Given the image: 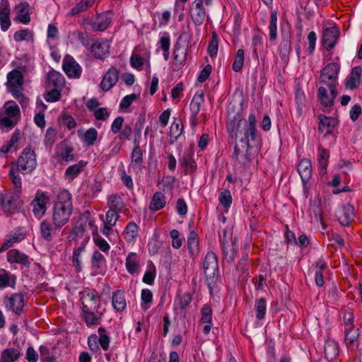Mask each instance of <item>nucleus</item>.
I'll return each mask as SVG.
<instances>
[{"mask_svg":"<svg viewBox=\"0 0 362 362\" xmlns=\"http://www.w3.org/2000/svg\"><path fill=\"white\" fill-rule=\"evenodd\" d=\"M73 209L72 197L67 189L59 192L52 211V221L57 227H63L71 217Z\"/></svg>","mask_w":362,"mask_h":362,"instance_id":"f257e3e1","label":"nucleus"},{"mask_svg":"<svg viewBox=\"0 0 362 362\" xmlns=\"http://www.w3.org/2000/svg\"><path fill=\"white\" fill-rule=\"evenodd\" d=\"M23 175L31 173L37 166L36 155L33 150L25 148L21 153L17 161L11 163Z\"/></svg>","mask_w":362,"mask_h":362,"instance_id":"f03ea898","label":"nucleus"},{"mask_svg":"<svg viewBox=\"0 0 362 362\" xmlns=\"http://www.w3.org/2000/svg\"><path fill=\"white\" fill-rule=\"evenodd\" d=\"M19 194L11 191L0 193V206L5 214L11 215L21 211L23 202L20 199Z\"/></svg>","mask_w":362,"mask_h":362,"instance_id":"7ed1b4c3","label":"nucleus"},{"mask_svg":"<svg viewBox=\"0 0 362 362\" xmlns=\"http://www.w3.org/2000/svg\"><path fill=\"white\" fill-rule=\"evenodd\" d=\"M238 124L239 126L243 125V128L240 129L242 134H243V138L241 139L240 141L244 143L245 148L248 149L250 148V140L254 141L257 137L256 116L254 113H250L247 120L240 119Z\"/></svg>","mask_w":362,"mask_h":362,"instance_id":"20e7f679","label":"nucleus"},{"mask_svg":"<svg viewBox=\"0 0 362 362\" xmlns=\"http://www.w3.org/2000/svg\"><path fill=\"white\" fill-rule=\"evenodd\" d=\"M340 67V64L337 62H331L326 65L321 70L320 83L336 87Z\"/></svg>","mask_w":362,"mask_h":362,"instance_id":"39448f33","label":"nucleus"},{"mask_svg":"<svg viewBox=\"0 0 362 362\" xmlns=\"http://www.w3.org/2000/svg\"><path fill=\"white\" fill-rule=\"evenodd\" d=\"M79 296L81 310H95L100 308V300L96 290L86 288L79 293Z\"/></svg>","mask_w":362,"mask_h":362,"instance_id":"423d86ee","label":"nucleus"},{"mask_svg":"<svg viewBox=\"0 0 362 362\" xmlns=\"http://www.w3.org/2000/svg\"><path fill=\"white\" fill-rule=\"evenodd\" d=\"M220 243L224 255V259L228 263L233 262L236 254V245L233 240L231 233L226 229L222 230L220 235Z\"/></svg>","mask_w":362,"mask_h":362,"instance_id":"0eeeda50","label":"nucleus"},{"mask_svg":"<svg viewBox=\"0 0 362 362\" xmlns=\"http://www.w3.org/2000/svg\"><path fill=\"white\" fill-rule=\"evenodd\" d=\"M204 272L207 279L212 282L216 279L218 274V264L216 254L209 251L206 253L203 262Z\"/></svg>","mask_w":362,"mask_h":362,"instance_id":"6e6552de","label":"nucleus"},{"mask_svg":"<svg viewBox=\"0 0 362 362\" xmlns=\"http://www.w3.org/2000/svg\"><path fill=\"white\" fill-rule=\"evenodd\" d=\"M150 58V52L144 44L136 46L130 57V64L136 69H141L145 60Z\"/></svg>","mask_w":362,"mask_h":362,"instance_id":"1a4fd4ad","label":"nucleus"},{"mask_svg":"<svg viewBox=\"0 0 362 362\" xmlns=\"http://www.w3.org/2000/svg\"><path fill=\"white\" fill-rule=\"evenodd\" d=\"M110 40L100 39L92 43L89 49L95 58L103 60L110 54Z\"/></svg>","mask_w":362,"mask_h":362,"instance_id":"9d476101","label":"nucleus"},{"mask_svg":"<svg viewBox=\"0 0 362 362\" xmlns=\"http://www.w3.org/2000/svg\"><path fill=\"white\" fill-rule=\"evenodd\" d=\"M204 102V93L202 90L197 91L193 96L189 104L191 112L190 123L192 127H196L198 123L197 115L200 111L201 105Z\"/></svg>","mask_w":362,"mask_h":362,"instance_id":"9b49d317","label":"nucleus"},{"mask_svg":"<svg viewBox=\"0 0 362 362\" xmlns=\"http://www.w3.org/2000/svg\"><path fill=\"white\" fill-rule=\"evenodd\" d=\"M49 201V198L47 194L41 191L37 190L35 194V199L32 202L33 207V211L37 218H41L47 211V204Z\"/></svg>","mask_w":362,"mask_h":362,"instance_id":"f8f14e48","label":"nucleus"},{"mask_svg":"<svg viewBox=\"0 0 362 362\" xmlns=\"http://www.w3.org/2000/svg\"><path fill=\"white\" fill-rule=\"evenodd\" d=\"M90 238L86 236L83 238V240H81L80 242H76V245L73 250L71 261L72 265L74 267L76 272L77 273L82 271L81 259L82 254L85 252L86 246Z\"/></svg>","mask_w":362,"mask_h":362,"instance_id":"ddd939ff","label":"nucleus"},{"mask_svg":"<svg viewBox=\"0 0 362 362\" xmlns=\"http://www.w3.org/2000/svg\"><path fill=\"white\" fill-rule=\"evenodd\" d=\"M340 31L337 25L327 28L323 31L322 42L325 48L330 51L335 46L339 37Z\"/></svg>","mask_w":362,"mask_h":362,"instance_id":"4468645a","label":"nucleus"},{"mask_svg":"<svg viewBox=\"0 0 362 362\" xmlns=\"http://www.w3.org/2000/svg\"><path fill=\"white\" fill-rule=\"evenodd\" d=\"M6 306L14 313L20 315L25 305L24 296L22 293H15L5 298Z\"/></svg>","mask_w":362,"mask_h":362,"instance_id":"2eb2a0df","label":"nucleus"},{"mask_svg":"<svg viewBox=\"0 0 362 362\" xmlns=\"http://www.w3.org/2000/svg\"><path fill=\"white\" fill-rule=\"evenodd\" d=\"M191 18L196 26H200L203 24L206 17V9L202 0H194L190 7Z\"/></svg>","mask_w":362,"mask_h":362,"instance_id":"dca6fc26","label":"nucleus"},{"mask_svg":"<svg viewBox=\"0 0 362 362\" xmlns=\"http://www.w3.org/2000/svg\"><path fill=\"white\" fill-rule=\"evenodd\" d=\"M318 119L319 132L323 134L325 136L332 134L337 125V119L322 114L318 115Z\"/></svg>","mask_w":362,"mask_h":362,"instance_id":"f3484780","label":"nucleus"},{"mask_svg":"<svg viewBox=\"0 0 362 362\" xmlns=\"http://www.w3.org/2000/svg\"><path fill=\"white\" fill-rule=\"evenodd\" d=\"M327 86L330 91V95H328L326 88L320 86L317 90V98L323 106L332 107L334 104V100L337 95V90L334 86Z\"/></svg>","mask_w":362,"mask_h":362,"instance_id":"a211bd4d","label":"nucleus"},{"mask_svg":"<svg viewBox=\"0 0 362 362\" xmlns=\"http://www.w3.org/2000/svg\"><path fill=\"white\" fill-rule=\"evenodd\" d=\"M354 207L353 205L347 203L341 206L338 212L337 218L341 225L349 226L354 221L355 217Z\"/></svg>","mask_w":362,"mask_h":362,"instance_id":"6ab92c4d","label":"nucleus"},{"mask_svg":"<svg viewBox=\"0 0 362 362\" xmlns=\"http://www.w3.org/2000/svg\"><path fill=\"white\" fill-rule=\"evenodd\" d=\"M119 80V71L114 66L110 67L105 74L100 82V88L104 91L110 90Z\"/></svg>","mask_w":362,"mask_h":362,"instance_id":"aec40b11","label":"nucleus"},{"mask_svg":"<svg viewBox=\"0 0 362 362\" xmlns=\"http://www.w3.org/2000/svg\"><path fill=\"white\" fill-rule=\"evenodd\" d=\"M63 70L69 78H79L81 68L70 56H66L63 61Z\"/></svg>","mask_w":362,"mask_h":362,"instance_id":"412c9836","label":"nucleus"},{"mask_svg":"<svg viewBox=\"0 0 362 362\" xmlns=\"http://www.w3.org/2000/svg\"><path fill=\"white\" fill-rule=\"evenodd\" d=\"M81 317L85 322L87 327H96L100 324L102 313H100L98 309L82 310L81 311Z\"/></svg>","mask_w":362,"mask_h":362,"instance_id":"4be33fe9","label":"nucleus"},{"mask_svg":"<svg viewBox=\"0 0 362 362\" xmlns=\"http://www.w3.org/2000/svg\"><path fill=\"white\" fill-rule=\"evenodd\" d=\"M359 329L357 327L344 328V343L349 350L354 351L358 346Z\"/></svg>","mask_w":362,"mask_h":362,"instance_id":"5701e85b","label":"nucleus"},{"mask_svg":"<svg viewBox=\"0 0 362 362\" xmlns=\"http://www.w3.org/2000/svg\"><path fill=\"white\" fill-rule=\"evenodd\" d=\"M16 16L15 21H18L23 24H28L30 22V6L26 1H22L15 8Z\"/></svg>","mask_w":362,"mask_h":362,"instance_id":"b1692460","label":"nucleus"},{"mask_svg":"<svg viewBox=\"0 0 362 362\" xmlns=\"http://www.w3.org/2000/svg\"><path fill=\"white\" fill-rule=\"evenodd\" d=\"M180 165L184 169L185 175H193L197 169V164L194 158L192 151L185 153L180 159Z\"/></svg>","mask_w":362,"mask_h":362,"instance_id":"393cba45","label":"nucleus"},{"mask_svg":"<svg viewBox=\"0 0 362 362\" xmlns=\"http://www.w3.org/2000/svg\"><path fill=\"white\" fill-rule=\"evenodd\" d=\"M297 170L303 183L308 182L313 175L311 160L308 158H301L298 163Z\"/></svg>","mask_w":362,"mask_h":362,"instance_id":"a878e982","label":"nucleus"},{"mask_svg":"<svg viewBox=\"0 0 362 362\" xmlns=\"http://www.w3.org/2000/svg\"><path fill=\"white\" fill-rule=\"evenodd\" d=\"M145 151H142L140 146H134L131 153L130 167L136 174L140 173L144 164V154Z\"/></svg>","mask_w":362,"mask_h":362,"instance_id":"bb28decb","label":"nucleus"},{"mask_svg":"<svg viewBox=\"0 0 362 362\" xmlns=\"http://www.w3.org/2000/svg\"><path fill=\"white\" fill-rule=\"evenodd\" d=\"M10 5L8 0H1L0 4V27L3 31H6L11 26Z\"/></svg>","mask_w":362,"mask_h":362,"instance_id":"cd10ccee","label":"nucleus"},{"mask_svg":"<svg viewBox=\"0 0 362 362\" xmlns=\"http://www.w3.org/2000/svg\"><path fill=\"white\" fill-rule=\"evenodd\" d=\"M62 227H57L54 223L44 220L40 223L41 236L47 241H52L53 236L58 234Z\"/></svg>","mask_w":362,"mask_h":362,"instance_id":"c85d7f7f","label":"nucleus"},{"mask_svg":"<svg viewBox=\"0 0 362 362\" xmlns=\"http://www.w3.org/2000/svg\"><path fill=\"white\" fill-rule=\"evenodd\" d=\"M187 245L190 257L192 259L197 258L200 252L199 240L195 230H192L189 232L187 237Z\"/></svg>","mask_w":362,"mask_h":362,"instance_id":"c756f323","label":"nucleus"},{"mask_svg":"<svg viewBox=\"0 0 362 362\" xmlns=\"http://www.w3.org/2000/svg\"><path fill=\"white\" fill-rule=\"evenodd\" d=\"M6 258L10 263H16L26 267H29L31 263V259L27 255L16 249L10 250L7 252Z\"/></svg>","mask_w":362,"mask_h":362,"instance_id":"7c9ffc66","label":"nucleus"},{"mask_svg":"<svg viewBox=\"0 0 362 362\" xmlns=\"http://www.w3.org/2000/svg\"><path fill=\"white\" fill-rule=\"evenodd\" d=\"M112 305L115 311L121 313L126 309L127 300L124 290L117 289L112 293Z\"/></svg>","mask_w":362,"mask_h":362,"instance_id":"2f4dec72","label":"nucleus"},{"mask_svg":"<svg viewBox=\"0 0 362 362\" xmlns=\"http://www.w3.org/2000/svg\"><path fill=\"white\" fill-rule=\"evenodd\" d=\"M362 69L361 66L354 67L351 73L345 79V86L346 88L354 90L357 88L361 83Z\"/></svg>","mask_w":362,"mask_h":362,"instance_id":"473e14b6","label":"nucleus"},{"mask_svg":"<svg viewBox=\"0 0 362 362\" xmlns=\"http://www.w3.org/2000/svg\"><path fill=\"white\" fill-rule=\"evenodd\" d=\"M139 226L134 221L127 223L122 232V237L127 243L134 244L137 240Z\"/></svg>","mask_w":362,"mask_h":362,"instance_id":"72a5a7b5","label":"nucleus"},{"mask_svg":"<svg viewBox=\"0 0 362 362\" xmlns=\"http://www.w3.org/2000/svg\"><path fill=\"white\" fill-rule=\"evenodd\" d=\"M86 165V161L81 160L78 163L69 166L65 170V179L69 181L74 180L85 170Z\"/></svg>","mask_w":362,"mask_h":362,"instance_id":"f704fd0d","label":"nucleus"},{"mask_svg":"<svg viewBox=\"0 0 362 362\" xmlns=\"http://www.w3.org/2000/svg\"><path fill=\"white\" fill-rule=\"evenodd\" d=\"M315 282L318 287L324 285V272L328 269L327 262L323 259H319L315 264Z\"/></svg>","mask_w":362,"mask_h":362,"instance_id":"c9c22d12","label":"nucleus"},{"mask_svg":"<svg viewBox=\"0 0 362 362\" xmlns=\"http://www.w3.org/2000/svg\"><path fill=\"white\" fill-rule=\"evenodd\" d=\"M318 153V165H319V173L321 175H324L327 173V167L328 165L329 152L328 150L325 148L322 145H319L317 147Z\"/></svg>","mask_w":362,"mask_h":362,"instance_id":"e433bc0d","label":"nucleus"},{"mask_svg":"<svg viewBox=\"0 0 362 362\" xmlns=\"http://www.w3.org/2000/svg\"><path fill=\"white\" fill-rule=\"evenodd\" d=\"M109 210L122 213L126 211V206L122 198L118 194H112L107 199Z\"/></svg>","mask_w":362,"mask_h":362,"instance_id":"4c0bfd02","label":"nucleus"},{"mask_svg":"<svg viewBox=\"0 0 362 362\" xmlns=\"http://www.w3.org/2000/svg\"><path fill=\"white\" fill-rule=\"evenodd\" d=\"M21 131L16 129L13 133L11 139L4 144L0 148V154H6L9 152L16 151L18 148V142L20 139Z\"/></svg>","mask_w":362,"mask_h":362,"instance_id":"58836bf2","label":"nucleus"},{"mask_svg":"<svg viewBox=\"0 0 362 362\" xmlns=\"http://www.w3.org/2000/svg\"><path fill=\"white\" fill-rule=\"evenodd\" d=\"M125 267L127 272L133 275L139 272L140 268V258L135 252H130L126 258Z\"/></svg>","mask_w":362,"mask_h":362,"instance_id":"ea45409f","label":"nucleus"},{"mask_svg":"<svg viewBox=\"0 0 362 362\" xmlns=\"http://www.w3.org/2000/svg\"><path fill=\"white\" fill-rule=\"evenodd\" d=\"M19 173L21 171L16 168L11 166L8 175L13 185V192L16 194H21L22 192V180Z\"/></svg>","mask_w":362,"mask_h":362,"instance_id":"a19ab883","label":"nucleus"},{"mask_svg":"<svg viewBox=\"0 0 362 362\" xmlns=\"http://www.w3.org/2000/svg\"><path fill=\"white\" fill-rule=\"evenodd\" d=\"M8 88L23 87L24 81L22 73L18 69H13L7 75Z\"/></svg>","mask_w":362,"mask_h":362,"instance_id":"79ce46f5","label":"nucleus"},{"mask_svg":"<svg viewBox=\"0 0 362 362\" xmlns=\"http://www.w3.org/2000/svg\"><path fill=\"white\" fill-rule=\"evenodd\" d=\"M166 204V197L160 192H156L153 194L149 204V209L151 211H157L165 207Z\"/></svg>","mask_w":362,"mask_h":362,"instance_id":"37998d69","label":"nucleus"},{"mask_svg":"<svg viewBox=\"0 0 362 362\" xmlns=\"http://www.w3.org/2000/svg\"><path fill=\"white\" fill-rule=\"evenodd\" d=\"M21 352L15 348H7L1 352L0 362H16L21 356Z\"/></svg>","mask_w":362,"mask_h":362,"instance_id":"c03bdc74","label":"nucleus"},{"mask_svg":"<svg viewBox=\"0 0 362 362\" xmlns=\"http://www.w3.org/2000/svg\"><path fill=\"white\" fill-rule=\"evenodd\" d=\"M340 315L341 316V326L345 328H351L354 327V315L353 310L349 308H344L341 310Z\"/></svg>","mask_w":362,"mask_h":362,"instance_id":"a18cd8bd","label":"nucleus"},{"mask_svg":"<svg viewBox=\"0 0 362 362\" xmlns=\"http://www.w3.org/2000/svg\"><path fill=\"white\" fill-rule=\"evenodd\" d=\"M3 113L16 119V118L20 115V109L18 105L13 100L8 101L4 103L3 107L0 109Z\"/></svg>","mask_w":362,"mask_h":362,"instance_id":"49530a36","label":"nucleus"},{"mask_svg":"<svg viewBox=\"0 0 362 362\" xmlns=\"http://www.w3.org/2000/svg\"><path fill=\"white\" fill-rule=\"evenodd\" d=\"M16 277L5 269H0V288L13 287L16 284Z\"/></svg>","mask_w":362,"mask_h":362,"instance_id":"de8ad7c7","label":"nucleus"},{"mask_svg":"<svg viewBox=\"0 0 362 362\" xmlns=\"http://www.w3.org/2000/svg\"><path fill=\"white\" fill-rule=\"evenodd\" d=\"M106 259L98 250H95L91 257V266L94 271L98 273V270L105 265Z\"/></svg>","mask_w":362,"mask_h":362,"instance_id":"09e8293b","label":"nucleus"},{"mask_svg":"<svg viewBox=\"0 0 362 362\" xmlns=\"http://www.w3.org/2000/svg\"><path fill=\"white\" fill-rule=\"evenodd\" d=\"M47 82L49 86L59 88L64 84V78L60 73L52 70L47 74Z\"/></svg>","mask_w":362,"mask_h":362,"instance_id":"8fccbe9b","label":"nucleus"},{"mask_svg":"<svg viewBox=\"0 0 362 362\" xmlns=\"http://www.w3.org/2000/svg\"><path fill=\"white\" fill-rule=\"evenodd\" d=\"M111 23V18L107 14L98 16L96 22L93 25L94 31H104Z\"/></svg>","mask_w":362,"mask_h":362,"instance_id":"3c124183","label":"nucleus"},{"mask_svg":"<svg viewBox=\"0 0 362 362\" xmlns=\"http://www.w3.org/2000/svg\"><path fill=\"white\" fill-rule=\"evenodd\" d=\"M17 124V119L8 117V115L0 111V129H5L6 132L10 131Z\"/></svg>","mask_w":362,"mask_h":362,"instance_id":"603ef678","label":"nucleus"},{"mask_svg":"<svg viewBox=\"0 0 362 362\" xmlns=\"http://www.w3.org/2000/svg\"><path fill=\"white\" fill-rule=\"evenodd\" d=\"M255 310L256 318L259 320H263L267 311V301L264 298H260L255 301Z\"/></svg>","mask_w":362,"mask_h":362,"instance_id":"864d4df0","label":"nucleus"},{"mask_svg":"<svg viewBox=\"0 0 362 362\" xmlns=\"http://www.w3.org/2000/svg\"><path fill=\"white\" fill-rule=\"evenodd\" d=\"M325 355L328 361H332L339 354L337 345L334 341H328L325 345Z\"/></svg>","mask_w":362,"mask_h":362,"instance_id":"5fc2aeb1","label":"nucleus"},{"mask_svg":"<svg viewBox=\"0 0 362 362\" xmlns=\"http://www.w3.org/2000/svg\"><path fill=\"white\" fill-rule=\"evenodd\" d=\"M269 32L270 40H275L277 37V12L272 11L270 16Z\"/></svg>","mask_w":362,"mask_h":362,"instance_id":"6e6d98bb","label":"nucleus"},{"mask_svg":"<svg viewBox=\"0 0 362 362\" xmlns=\"http://www.w3.org/2000/svg\"><path fill=\"white\" fill-rule=\"evenodd\" d=\"M187 59V51L180 45L176 44L174 47V60L175 64L180 66Z\"/></svg>","mask_w":362,"mask_h":362,"instance_id":"4d7b16f0","label":"nucleus"},{"mask_svg":"<svg viewBox=\"0 0 362 362\" xmlns=\"http://www.w3.org/2000/svg\"><path fill=\"white\" fill-rule=\"evenodd\" d=\"M86 222L79 221L73 229V234L75 235L76 242L83 240L86 236L89 237V235L86 232Z\"/></svg>","mask_w":362,"mask_h":362,"instance_id":"13d9d810","label":"nucleus"},{"mask_svg":"<svg viewBox=\"0 0 362 362\" xmlns=\"http://www.w3.org/2000/svg\"><path fill=\"white\" fill-rule=\"evenodd\" d=\"M218 201L221 206L224 208L225 211L228 212L233 201L230 192L228 189H225L221 192L218 196Z\"/></svg>","mask_w":362,"mask_h":362,"instance_id":"bf43d9fd","label":"nucleus"},{"mask_svg":"<svg viewBox=\"0 0 362 362\" xmlns=\"http://www.w3.org/2000/svg\"><path fill=\"white\" fill-rule=\"evenodd\" d=\"M248 149L245 148V144L243 146L242 149L238 145H235L233 154V158L238 160L241 163H245L249 161V158L247 154Z\"/></svg>","mask_w":362,"mask_h":362,"instance_id":"052dcab7","label":"nucleus"},{"mask_svg":"<svg viewBox=\"0 0 362 362\" xmlns=\"http://www.w3.org/2000/svg\"><path fill=\"white\" fill-rule=\"evenodd\" d=\"M240 118L237 117H233L232 119L228 120L226 123L227 131L229 134H235V136H237L238 134H242V131H240L241 126H239L238 120Z\"/></svg>","mask_w":362,"mask_h":362,"instance_id":"680f3d73","label":"nucleus"},{"mask_svg":"<svg viewBox=\"0 0 362 362\" xmlns=\"http://www.w3.org/2000/svg\"><path fill=\"white\" fill-rule=\"evenodd\" d=\"M95 245L104 253L107 254L110 249V245L103 237L95 234L93 238Z\"/></svg>","mask_w":362,"mask_h":362,"instance_id":"e2e57ef3","label":"nucleus"},{"mask_svg":"<svg viewBox=\"0 0 362 362\" xmlns=\"http://www.w3.org/2000/svg\"><path fill=\"white\" fill-rule=\"evenodd\" d=\"M97 138V130L95 128H90L84 134L83 141L88 146H93Z\"/></svg>","mask_w":362,"mask_h":362,"instance_id":"0e129e2a","label":"nucleus"},{"mask_svg":"<svg viewBox=\"0 0 362 362\" xmlns=\"http://www.w3.org/2000/svg\"><path fill=\"white\" fill-rule=\"evenodd\" d=\"M244 51L242 49H239L237 52L235 57L234 62L233 64L232 68L233 70L235 72L240 71L244 64Z\"/></svg>","mask_w":362,"mask_h":362,"instance_id":"69168bd1","label":"nucleus"},{"mask_svg":"<svg viewBox=\"0 0 362 362\" xmlns=\"http://www.w3.org/2000/svg\"><path fill=\"white\" fill-rule=\"evenodd\" d=\"M60 157L66 162H71L75 159L74 154V148L70 146H66L61 149Z\"/></svg>","mask_w":362,"mask_h":362,"instance_id":"338daca9","label":"nucleus"},{"mask_svg":"<svg viewBox=\"0 0 362 362\" xmlns=\"http://www.w3.org/2000/svg\"><path fill=\"white\" fill-rule=\"evenodd\" d=\"M118 214L119 212L113 210H108L105 214V221H104V224L114 227L119 218Z\"/></svg>","mask_w":362,"mask_h":362,"instance_id":"774afa93","label":"nucleus"}]
</instances>
